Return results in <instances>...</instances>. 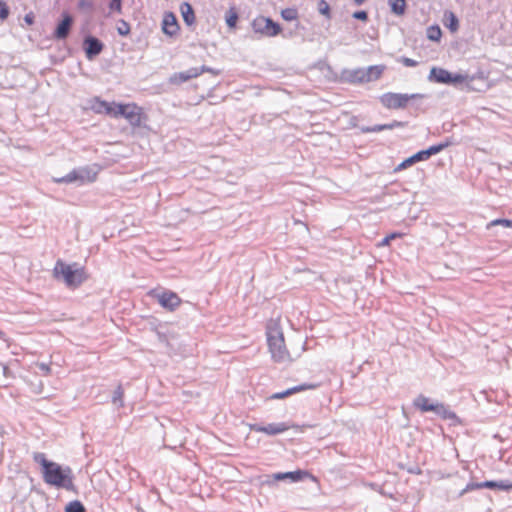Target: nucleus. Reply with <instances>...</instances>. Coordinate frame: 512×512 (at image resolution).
Instances as JSON below:
<instances>
[{
	"instance_id": "f257e3e1",
	"label": "nucleus",
	"mask_w": 512,
	"mask_h": 512,
	"mask_svg": "<svg viewBox=\"0 0 512 512\" xmlns=\"http://www.w3.org/2000/svg\"><path fill=\"white\" fill-rule=\"evenodd\" d=\"M33 459L41 465L43 479L47 484L66 489L73 486L72 471L69 467L63 468L58 463L49 461L44 453H35Z\"/></svg>"
},
{
	"instance_id": "f03ea898",
	"label": "nucleus",
	"mask_w": 512,
	"mask_h": 512,
	"mask_svg": "<svg viewBox=\"0 0 512 512\" xmlns=\"http://www.w3.org/2000/svg\"><path fill=\"white\" fill-rule=\"evenodd\" d=\"M266 335L269 351L274 362L290 363L299 357V353L293 355L286 349L283 332L276 321L268 323Z\"/></svg>"
},
{
	"instance_id": "7ed1b4c3",
	"label": "nucleus",
	"mask_w": 512,
	"mask_h": 512,
	"mask_svg": "<svg viewBox=\"0 0 512 512\" xmlns=\"http://www.w3.org/2000/svg\"><path fill=\"white\" fill-rule=\"evenodd\" d=\"M54 275L56 278H62L69 287H77L85 280L84 271L82 269H73L71 265H67L61 261L56 263Z\"/></svg>"
},
{
	"instance_id": "20e7f679",
	"label": "nucleus",
	"mask_w": 512,
	"mask_h": 512,
	"mask_svg": "<svg viewBox=\"0 0 512 512\" xmlns=\"http://www.w3.org/2000/svg\"><path fill=\"white\" fill-rule=\"evenodd\" d=\"M429 81L442 84L457 85L466 81H473L474 77L468 74L455 73L452 74L448 70L439 67H432L428 76Z\"/></svg>"
},
{
	"instance_id": "39448f33",
	"label": "nucleus",
	"mask_w": 512,
	"mask_h": 512,
	"mask_svg": "<svg viewBox=\"0 0 512 512\" xmlns=\"http://www.w3.org/2000/svg\"><path fill=\"white\" fill-rule=\"evenodd\" d=\"M413 404L421 413L433 412L438 416H456L455 412L451 411L448 406L443 403L432 402L423 395L418 396Z\"/></svg>"
},
{
	"instance_id": "423d86ee",
	"label": "nucleus",
	"mask_w": 512,
	"mask_h": 512,
	"mask_svg": "<svg viewBox=\"0 0 512 512\" xmlns=\"http://www.w3.org/2000/svg\"><path fill=\"white\" fill-rule=\"evenodd\" d=\"M116 116L125 118L133 127H140L143 120L142 109L134 103L119 104L116 107Z\"/></svg>"
},
{
	"instance_id": "0eeeda50",
	"label": "nucleus",
	"mask_w": 512,
	"mask_h": 512,
	"mask_svg": "<svg viewBox=\"0 0 512 512\" xmlns=\"http://www.w3.org/2000/svg\"><path fill=\"white\" fill-rule=\"evenodd\" d=\"M252 29L256 34L265 37H274L281 32V27L271 18L258 16L251 23Z\"/></svg>"
},
{
	"instance_id": "6e6552de",
	"label": "nucleus",
	"mask_w": 512,
	"mask_h": 512,
	"mask_svg": "<svg viewBox=\"0 0 512 512\" xmlns=\"http://www.w3.org/2000/svg\"><path fill=\"white\" fill-rule=\"evenodd\" d=\"M422 97L420 94L385 93L380 97L381 104L388 109H400L406 107L411 99Z\"/></svg>"
},
{
	"instance_id": "1a4fd4ad",
	"label": "nucleus",
	"mask_w": 512,
	"mask_h": 512,
	"mask_svg": "<svg viewBox=\"0 0 512 512\" xmlns=\"http://www.w3.org/2000/svg\"><path fill=\"white\" fill-rule=\"evenodd\" d=\"M149 295L156 299L163 308L169 311L175 310L181 303L180 297L172 291L151 290Z\"/></svg>"
},
{
	"instance_id": "9d476101",
	"label": "nucleus",
	"mask_w": 512,
	"mask_h": 512,
	"mask_svg": "<svg viewBox=\"0 0 512 512\" xmlns=\"http://www.w3.org/2000/svg\"><path fill=\"white\" fill-rule=\"evenodd\" d=\"M209 71H211V69L206 66L193 67L186 71L173 74L170 77V82L174 83V84H180V83L186 82L190 79L198 77L203 72H209Z\"/></svg>"
},
{
	"instance_id": "9b49d317",
	"label": "nucleus",
	"mask_w": 512,
	"mask_h": 512,
	"mask_svg": "<svg viewBox=\"0 0 512 512\" xmlns=\"http://www.w3.org/2000/svg\"><path fill=\"white\" fill-rule=\"evenodd\" d=\"M161 28L162 32L169 37H174L178 34L180 27L174 13H164Z\"/></svg>"
},
{
	"instance_id": "f8f14e48",
	"label": "nucleus",
	"mask_w": 512,
	"mask_h": 512,
	"mask_svg": "<svg viewBox=\"0 0 512 512\" xmlns=\"http://www.w3.org/2000/svg\"><path fill=\"white\" fill-rule=\"evenodd\" d=\"M103 43L96 37L87 36L84 39V50L86 53V57L89 60H92L94 57L99 55L103 50Z\"/></svg>"
},
{
	"instance_id": "ddd939ff",
	"label": "nucleus",
	"mask_w": 512,
	"mask_h": 512,
	"mask_svg": "<svg viewBox=\"0 0 512 512\" xmlns=\"http://www.w3.org/2000/svg\"><path fill=\"white\" fill-rule=\"evenodd\" d=\"M341 80L350 84L365 83L364 68L342 70Z\"/></svg>"
},
{
	"instance_id": "4468645a",
	"label": "nucleus",
	"mask_w": 512,
	"mask_h": 512,
	"mask_svg": "<svg viewBox=\"0 0 512 512\" xmlns=\"http://www.w3.org/2000/svg\"><path fill=\"white\" fill-rule=\"evenodd\" d=\"M118 105L119 104L115 102H107L99 98H95L91 107L96 113H104L111 117H115L117 111L116 107H118Z\"/></svg>"
},
{
	"instance_id": "2eb2a0df",
	"label": "nucleus",
	"mask_w": 512,
	"mask_h": 512,
	"mask_svg": "<svg viewBox=\"0 0 512 512\" xmlns=\"http://www.w3.org/2000/svg\"><path fill=\"white\" fill-rule=\"evenodd\" d=\"M319 384L317 383H304L297 386H293L291 388L286 389L283 392L274 393L270 396L271 399H282L284 397L290 396L292 394L302 392L305 390H314L318 388Z\"/></svg>"
},
{
	"instance_id": "dca6fc26",
	"label": "nucleus",
	"mask_w": 512,
	"mask_h": 512,
	"mask_svg": "<svg viewBox=\"0 0 512 512\" xmlns=\"http://www.w3.org/2000/svg\"><path fill=\"white\" fill-rule=\"evenodd\" d=\"M78 178V184L91 183L96 180L97 171L91 166L75 168Z\"/></svg>"
},
{
	"instance_id": "f3484780",
	"label": "nucleus",
	"mask_w": 512,
	"mask_h": 512,
	"mask_svg": "<svg viewBox=\"0 0 512 512\" xmlns=\"http://www.w3.org/2000/svg\"><path fill=\"white\" fill-rule=\"evenodd\" d=\"M273 477L275 480L290 479L293 482H298L305 478H312V475L308 471L297 470L293 472L276 473Z\"/></svg>"
},
{
	"instance_id": "a211bd4d",
	"label": "nucleus",
	"mask_w": 512,
	"mask_h": 512,
	"mask_svg": "<svg viewBox=\"0 0 512 512\" xmlns=\"http://www.w3.org/2000/svg\"><path fill=\"white\" fill-rule=\"evenodd\" d=\"M72 17L69 15H65L63 20L58 24L54 36L57 39H65L70 31L72 25Z\"/></svg>"
},
{
	"instance_id": "6ab92c4d",
	"label": "nucleus",
	"mask_w": 512,
	"mask_h": 512,
	"mask_svg": "<svg viewBox=\"0 0 512 512\" xmlns=\"http://www.w3.org/2000/svg\"><path fill=\"white\" fill-rule=\"evenodd\" d=\"M384 69L385 66L383 65H372L367 68H364L365 83L379 79Z\"/></svg>"
},
{
	"instance_id": "aec40b11",
	"label": "nucleus",
	"mask_w": 512,
	"mask_h": 512,
	"mask_svg": "<svg viewBox=\"0 0 512 512\" xmlns=\"http://www.w3.org/2000/svg\"><path fill=\"white\" fill-rule=\"evenodd\" d=\"M180 11L186 25L191 26L195 23L196 19L194 10L188 2H184L181 4Z\"/></svg>"
},
{
	"instance_id": "412c9836",
	"label": "nucleus",
	"mask_w": 512,
	"mask_h": 512,
	"mask_svg": "<svg viewBox=\"0 0 512 512\" xmlns=\"http://www.w3.org/2000/svg\"><path fill=\"white\" fill-rule=\"evenodd\" d=\"M254 429L259 432H264L269 435L282 433L288 429L284 424H269L267 426H255Z\"/></svg>"
},
{
	"instance_id": "4be33fe9",
	"label": "nucleus",
	"mask_w": 512,
	"mask_h": 512,
	"mask_svg": "<svg viewBox=\"0 0 512 512\" xmlns=\"http://www.w3.org/2000/svg\"><path fill=\"white\" fill-rule=\"evenodd\" d=\"M423 160H426L424 154L422 153V150L415 153L414 155H412L411 157L405 159L404 161H402L398 166L397 168L395 169L396 171H399V170H403V169H406L407 167L413 165L414 163L416 162H419V161H423Z\"/></svg>"
},
{
	"instance_id": "5701e85b",
	"label": "nucleus",
	"mask_w": 512,
	"mask_h": 512,
	"mask_svg": "<svg viewBox=\"0 0 512 512\" xmlns=\"http://www.w3.org/2000/svg\"><path fill=\"white\" fill-rule=\"evenodd\" d=\"M444 24L451 32H456L459 28L458 18L451 11L444 13Z\"/></svg>"
},
{
	"instance_id": "b1692460",
	"label": "nucleus",
	"mask_w": 512,
	"mask_h": 512,
	"mask_svg": "<svg viewBox=\"0 0 512 512\" xmlns=\"http://www.w3.org/2000/svg\"><path fill=\"white\" fill-rule=\"evenodd\" d=\"M391 12L397 16H402L406 10L405 0H388Z\"/></svg>"
},
{
	"instance_id": "393cba45",
	"label": "nucleus",
	"mask_w": 512,
	"mask_h": 512,
	"mask_svg": "<svg viewBox=\"0 0 512 512\" xmlns=\"http://www.w3.org/2000/svg\"><path fill=\"white\" fill-rule=\"evenodd\" d=\"M483 486H484V488H489V489H498V490H504V491L512 490V483L506 482V481H500V482L484 481Z\"/></svg>"
},
{
	"instance_id": "a878e982",
	"label": "nucleus",
	"mask_w": 512,
	"mask_h": 512,
	"mask_svg": "<svg viewBox=\"0 0 512 512\" xmlns=\"http://www.w3.org/2000/svg\"><path fill=\"white\" fill-rule=\"evenodd\" d=\"M449 142L446 141V142H443V143H439L437 145H432L430 146L428 149L426 150H422V153L424 154L426 160L431 157L432 155H435L439 152H441L442 150H444L446 147L449 146Z\"/></svg>"
},
{
	"instance_id": "bb28decb",
	"label": "nucleus",
	"mask_w": 512,
	"mask_h": 512,
	"mask_svg": "<svg viewBox=\"0 0 512 512\" xmlns=\"http://www.w3.org/2000/svg\"><path fill=\"white\" fill-rule=\"evenodd\" d=\"M55 182L57 183H78L77 173L75 169L70 171L67 175L55 179Z\"/></svg>"
},
{
	"instance_id": "cd10ccee",
	"label": "nucleus",
	"mask_w": 512,
	"mask_h": 512,
	"mask_svg": "<svg viewBox=\"0 0 512 512\" xmlns=\"http://www.w3.org/2000/svg\"><path fill=\"white\" fill-rule=\"evenodd\" d=\"M65 512H85V507L80 501H72L66 505Z\"/></svg>"
},
{
	"instance_id": "c85d7f7f",
	"label": "nucleus",
	"mask_w": 512,
	"mask_h": 512,
	"mask_svg": "<svg viewBox=\"0 0 512 512\" xmlns=\"http://www.w3.org/2000/svg\"><path fill=\"white\" fill-rule=\"evenodd\" d=\"M442 32L438 26H431L427 30V37L432 41H438L441 38Z\"/></svg>"
},
{
	"instance_id": "c756f323",
	"label": "nucleus",
	"mask_w": 512,
	"mask_h": 512,
	"mask_svg": "<svg viewBox=\"0 0 512 512\" xmlns=\"http://www.w3.org/2000/svg\"><path fill=\"white\" fill-rule=\"evenodd\" d=\"M237 20L238 14L233 8H231L226 16V23L228 27L234 28L236 26Z\"/></svg>"
},
{
	"instance_id": "7c9ffc66",
	"label": "nucleus",
	"mask_w": 512,
	"mask_h": 512,
	"mask_svg": "<svg viewBox=\"0 0 512 512\" xmlns=\"http://www.w3.org/2000/svg\"><path fill=\"white\" fill-rule=\"evenodd\" d=\"M117 32L121 36H127L130 33V25L125 20H119L118 26H117Z\"/></svg>"
},
{
	"instance_id": "2f4dec72",
	"label": "nucleus",
	"mask_w": 512,
	"mask_h": 512,
	"mask_svg": "<svg viewBox=\"0 0 512 512\" xmlns=\"http://www.w3.org/2000/svg\"><path fill=\"white\" fill-rule=\"evenodd\" d=\"M123 394H124V392H123L122 387L118 386L113 393V397H112L113 404L122 406Z\"/></svg>"
},
{
	"instance_id": "473e14b6",
	"label": "nucleus",
	"mask_w": 512,
	"mask_h": 512,
	"mask_svg": "<svg viewBox=\"0 0 512 512\" xmlns=\"http://www.w3.org/2000/svg\"><path fill=\"white\" fill-rule=\"evenodd\" d=\"M78 8L84 12H91L94 9V2L92 0H79Z\"/></svg>"
},
{
	"instance_id": "72a5a7b5",
	"label": "nucleus",
	"mask_w": 512,
	"mask_h": 512,
	"mask_svg": "<svg viewBox=\"0 0 512 512\" xmlns=\"http://www.w3.org/2000/svg\"><path fill=\"white\" fill-rule=\"evenodd\" d=\"M281 16L287 21H292L297 18V11L292 8H287L281 11Z\"/></svg>"
},
{
	"instance_id": "f704fd0d",
	"label": "nucleus",
	"mask_w": 512,
	"mask_h": 512,
	"mask_svg": "<svg viewBox=\"0 0 512 512\" xmlns=\"http://www.w3.org/2000/svg\"><path fill=\"white\" fill-rule=\"evenodd\" d=\"M509 225H510V220H508V219H495V220L490 221L487 224L486 228L490 229L493 226H502L504 228H509Z\"/></svg>"
},
{
	"instance_id": "c9c22d12",
	"label": "nucleus",
	"mask_w": 512,
	"mask_h": 512,
	"mask_svg": "<svg viewBox=\"0 0 512 512\" xmlns=\"http://www.w3.org/2000/svg\"><path fill=\"white\" fill-rule=\"evenodd\" d=\"M109 9L111 12L118 14L122 13V0H111L109 3Z\"/></svg>"
},
{
	"instance_id": "e433bc0d",
	"label": "nucleus",
	"mask_w": 512,
	"mask_h": 512,
	"mask_svg": "<svg viewBox=\"0 0 512 512\" xmlns=\"http://www.w3.org/2000/svg\"><path fill=\"white\" fill-rule=\"evenodd\" d=\"M484 488L483 482L480 483H469L467 486L461 491L460 495L472 490L482 489Z\"/></svg>"
},
{
	"instance_id": "4c0bfd02",
	"label": "nucleus",
	"mask_w": 512,
	"mask_h": 512,
	"mask_svg": "<svg viewBox=\"0 0 512 512\" xmlns=\"http://www.w3.org/2000/svg\"><path fill=\"white\" fill-rule=\"evenodd\" d=\"M9 15V8L7 4L3 1H0V19L4 20Z\"/></svg>"
},
{
	"instance_id": "58836bf2",
	"label": "nucleus",
	"mask_w": 512,
	"mask_h": 512,
	"mask_svg": "<svg viewBox=\"0 0 512 512\" xmlns=\"http://www.w3.org/2000/svg\"><path fill=\"white\" fill-rule=\"evenodd\" d=\"M399 61L406 67H415L418 65V62L411 59V58H408V57H401L399 59Z\"/></svg>"
},
{
	"instance_id": "ea45409f",
	"label": "nucleus",
	"mask_w": 512,
	"mask_h": 512,
	"mask_svg": "<svg viewBox=\"0 0 512 512\" xmlns=\"http://www.w3.org/2000/svg\"><path fill=\"white\" fill-rule=\"evenodd\" d=\"M329 11V5L324 0H321V2L319 3V12L323 15L329 16Z\"/></svg>"
},
{
	"instance_id": "a19ab883",
	"label": "nucleus",
	"mask_w": 512,
	"mask_h": 512,
	"mask_svg": "<svg viewBox=\"0 0 512 512\" xmlns=\"http://www.w3.org/2000/svg\"><path fill=\"white\" fill-rule=\"evenodd\" d=\"M353 18L365 21L368 18V14L366 11H356L353 13Z\"/></svg>"
},
{
	"instance_id": "79ce46f5",
	"label": "nucleus",
	"mask_w": 512,
	"mask_h": 512,
	"mask_svg": "<svg viewBox=\"0 0 512 512\" xmlns=\"http://www.w3.org/2000/svg\"><path fill=\"white\" fill-rule=\"evenodd\" d=\"M384 130H392L396 127H402L403 126V123L400 122V121H393L391 123H388V124H384Z\"/></svg>"
},
{
	"instance_id": "37998d69",
	"label": "nucleus",
	"mask_w": 512,
	"mask_h": 512,
	"mask_svg": "<svg viewBox=\"0 0 512 512\" xmlns=\"http://www.w3.org/2000/svg\"><path fill=\"white\" fill-rule=\"evenodd\" d=\"M382 130H384L383 125H374L372 127L362 128L363 132H380Z\"/></svg>"
},
{
	"instance_id": "c03bdc74",
	"label": "nucleus",
	"mask_w": 512,
	"mask_h": 512,
	"mask_svg": "<svg viewBox=\"0 0 512 512\" xmlns=\"http://www.w3.org/2000/svg\"><path fill=\"white\" fill-rule=\"evenodd\" d=\"M397 237V234L396 233H392L388 236H386L385 238L382 239V241L380 242L379 246H386L390 243V241L394 238Z\"/></svg>"
},
{
	"instance_id": "a18cd8bd",
	"label": "nucleus",
	"mask_w": 512,
	"mask_h": 512,
	"mask_svg": "<svg viewBox=\"0 0 512 512\" xmlns=\"http://www.w3.org/2000/svg\"><path fill=\"white\" fill-rule=\"evenodd\" d=\"M37 365L46 374L50 373L51 369H50V366L48 364H46V363H38Z\"/></svg>"
},
{
	"instance_id": "49530a36",
	"label": "nucleus",
	"mask_w": 512,
	"mask_h": 512,
	"mask_svg": "<svg viewBox=\"0 0 512 512\" xmlns=\"http://www.w3.org/2000/svg\"><path fill=\"white\" fill-rule=\"evenodd\" d=\"M32 391L36 394H40L42 392V383L39 382V384L33 386Z\"/></svg>"
},
{
	"instance_id": "de8ad7c7",
	"label": "nucleus",
	"mask_w": 512,
	"mask_h": 512,
	"mask_svg": "<svg viewBox=\"0 0 512 512\" xmlns=\"http://www.w3.org/2000/svg\"><path fill=\"white\" fill-rule=\"evenodd\" d=\"M3 374L5 376H9L10 374L9 368L6 365H3Z\"/></svg>"
},
{
	"instance_id": "09e8293b",
	"label": "nucleus",
	"mask_w": 512,
	"mask_h": 512,
	"mask_svg": "<svg viewBox=\"0 0 512 512\" xmlns=\"http://www.w3.org/2000/svg\"><path fill=\"white\" fill-rule=\"evenodd\" d=\"M25 21L28 23V24H32L33 20H32V17L30 15H26L25 16Z\"/></svg>"
},
{
	"instance_id": "8fccbe9b",
	"label": "nucleus",
	"mask_w": 512,
	"mask_h": 512,
	"mask_svg": "<svg viewBox=\"0 0 512 512\" xmlns=\"http://www.w3.org/2000/svg\"><path fill=\"white\" fill-rule=\"evenodd\" d=\"M0 338L4 341H7L6 335L2 331H0Z\"/></svg>"
},
{
	"instance_id": "3c124183",
	"label": "nucleus",
	"mask_w": 512,
	"mask_h": 512,
	"mask_svg": "<svg viewBox=\"0 0 512 512\" xmlns=\"http://www.w3.org/2000/svg\"><path fill=\"white\" fill-rule=\"evenodd\" d=\"M354 2L357 4V5H361L365 2V0H354Z\"/></svg>"
},
{
	"instance_id": "603ef678",
	"label": "nucleus",
	"mask_w": 512,
	"mask_h": 512,
	"mask_svg": "<svg viewBox=\"0 0 512 512\" xmlns=\"http://www.w3.org/2000/svg\"><path fill=\"white\" fill-rule=\"evenodd\" d=\"M509 228H512V220H510Z\"/></svg>"
}]
</instances>
